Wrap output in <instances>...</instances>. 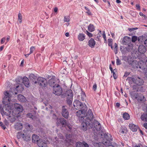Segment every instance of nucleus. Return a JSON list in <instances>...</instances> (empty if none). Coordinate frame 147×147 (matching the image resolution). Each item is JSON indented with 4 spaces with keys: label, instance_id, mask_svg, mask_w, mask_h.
<instances>
[{
    "label": "nucleus",
    "instance_id": "nucleus-64",
    "mask_svg": "<svg viewBox=\"0 0 147 147\" xmlns=\"http://www.w3.org/2000/svg\"><path fill=\"white\" fill-rule=\"evenodd\" d=\"M144 44L147 47V39L145 40L144 42Z\"/></svg>",
    "mask_w": 147,
    "mask_h": 147
},
{
    "label": "nucleus",
    "instance_id": "nucleus-35",
    "mask_svg": "<svg viewBox=\"0 0 147 147\" xmlns=\"http://www.w3.org/2000/svg\"><path fill=\"white\" fill-rule=\"evenodd\" d=\"M27 116L28 117L32 119H34L35 118V116L31 113H28L27 114Z\"/></svg>",
    "mask_w": 147,
    "mask_h": 147
},
{
    "label": "nucleus",
    "instance_id": "nucleus-61",
    "mask_svg": "<svg viewBox=\"0 0 147 147\" xmlns=\"http://www.w3.org/2000/svg\"><path fill=\"white\" fill-rule=\"evenodd\" d=\"M86 13H87L89 15H90L91 14V13L90 12V10H88V11L86 12Z\"/></svg>",
    "mask_w": 147,
    "mask_h": 147
},
{
    "label": "nucleus",
    "instance_id": "nucleus-22",
    "mask_svg": "<svg viewBox=\"0 0 147 147\" xmlns=\"http://www.w3.org/2000/svg\"><path fill=\"white\" fill-rule=\"evenodd\" d=\"M144 97L142 95H138V94H136L135 96V98L138 101H145L144 100Z\"/></svg>",
    "mask_w": 147,
    "mask_h": 147
},
{
    "label": "nucleus",
    "instance_id": "nucleus-31",
    "mask_svg": "<svg viewBox=\"0 0 147 147\" xmlns=\"http://www.w3.org/2000/svg\"><path fill=\"white\" fill-rule=\"evenodd\" d=\"M84 141L82 142H78L76 144V147H84Z\"/></svg>",
    "mask_w": 147,
    "mask_h": 147
},
{
    "label": "nucleus",
    "instance_id": "nucleus-26",
    "mask_svg": "<svg viewBox=\"0 0 147 147\" xmlns=\"http://www.w3.org/2000/svg\"><path fill=\"white\" fill-rule=\"evenodd\" d=\"M11 113V110L10 109H8L7 108L5 109L3 112L2 115H5L7 116H9Z\"/></svg>",
    "mask_w": 147,
    "mask_h": 147
},
{
    "label": "nucleus",
    "instance_id": "nucleus-63",
    "mask_svg": "<svg viewBox=\"0 0 147 147\" xmlns=\"http://www.w3.org/2000/svg\"><path fill=\"white\" fill-rule=\"evenodd\" d=\"M129 74V73H125L124 75V77H126Z\"/></svg>",
    "mask_w": 147,
    "mask_h": 147
},
{
    "label": "nucleus",
    "instance_id": "nucleus-1",
    "mask_svg": "<svg viewBox=\"0 0 147 147\" xmlns=\"http://www.w3.org/2000/svg\"><path fill=\"white\" fill-rule=\"evenodd\" d=\"M73 105L76 109H87V107L85 104H83L78 100H75L73 102Z\"/></svg>",
    "mask_w": 147,
    "mask_h": 147
},
{
    "label": "nucleus",
    "instance_id": "nucleus-40",
    "mask_svg": "<svg viewBox=\"0 0 147 147\" xmlns=\"http://www.w3.org/2000/svg\"><path fill=\"white\" fill-rule=\"evenodd\" d=\"M113 40L111 38H109L108 39V44L109 46H111L112 45Z\"/></svg>",
    "mask_w": 147,
    "mask_h": 147
},
{
    "label": "nucleus",
    "instance_id": "nucleus-29",
    "mask_svg": "<svg viewBox=\"0 0 147 147\" xmlns=\"http://www.w3.org/2000/svg\"><path fill=\"white\" fill-rule=\"evenodd\" d=\"M78 38L80 41H82L85 38V36L83 34L80 33L78 36Z\"/></svg>",
    "mask_w": 147,
    "mask_h": 147
},
{
    "label": "nucleus",
    "instance_id": "nucleus-8",
    "mask_svg": "<svg viewBox=\"0 0 147 147\" xmlns=\"http://www.w3.org/2000/svg\"><path fill=\"white\" fill-rule=\"evenodd\" d=\"M56 124L57 126L61 125L62 127H65L67 124V122L64 119L61 118L57 119Z\"/></svg>",
    "mask_w": 147,
    "mask_h": 147
},
{
    "label": "nucleus",
    "instance_id": "nucleus-20",
    "mask_svg": "<svg viewBox=\"0 0 147 147\" xmlns=\"http://www.w3.org/2000/svg\"><path fill=\"white\" fill-rule=\"evenodd\" d=\"M37 78V76L32 74H30L29 76L30 79L31 80L33 81V82H34L35 84L37 83V81L35 80Z\"/></svg>",
    "mask_w": 147,
    "mask_h": 147
},
{
    "label": "nucleus",
    "instance_id": "nucleus-17",
    "mask_svg": "<svg viewBox=\"0 0 147 147\" xmlns=\"http://www.w3.org/2000/svg\"><path fill=\"white\" fill-rule=\"evenodd\" d=\"M104 136L105 139L107 140V142L113 140V138L111 135L108 133H105L104 135Z\"/></svg>",
    "mask_w": 147,
    "mask_h": 147
},
{
    "label": "nucleus",
    "instance_id": "nucleus-51",
    "mask_svg": "<svg viewBox=\"0 0 147 147\" xmlns=\"http://www.w3.org/2000/svg\"><path fill=\"white\" fill-rule=\"evenodd\" d=\"M86 34L90 37H92V34L90 33L87 30H86Z\"/></svg>",
    "mask_w": 147,
    "mask_h": 147
},
{
    "label": "nucleus",
    "instance_id": "nucleus-58",
    "mask_svg": "<svg viewBox=\"0 0 147 147\" xmlns=\"http://www.w3.org/2000/svg\"><path fill=\"white\" fill-rule=\"evenodd\" d=\"M136 7L137 9L138 10H140V7L139 4H137L136 5Z\"/></svg>",
    "mask_w": 147,
    "mask_h": 147
},
{
    "label": "nucleus",
    "instance_id": "nucleus-47",
    "mask_svg": "<svg viewBox=\"0 0 147 147\" xmlns=\"http://www.w3.org/2000/svg\"><path fill=\"white\" fill-rule=\"evenodd\" d=\"M137 39V37L136 36H133L132 38V41L135 42Z\"/></svg>",
    "mask_w": 147,
    "mask_h": 147
},
{
    "label": "nucleus",
    "instance_id": "nucleus-42",
    "mask_svg": "<svg viewBox=\"0 0 147 147\" xmlns=\"http://www.w3.org/2000/svg\"><path fill=\"white\" fill-rule=\"evenodd\" d=\"M66 126L69 129L68 130L69 131H70L72 128V125H70L69 123H67V124L66 125Z\"/></svg>",
    "mask_w": 147,
    "mask_h": 147
},
{
    "label": "nucleus",
    "instance_id": "nucleus-9",
    "mask_svg": "<svg viewBox=\"0 0 147 147\" xmlns=\"http://www.w3.org/2000/svg\"><path fill=\"white\" fill-rule=\"evenodd\" d=\"M86 117H87L86 119V121H88V120L90 121L93 118V113L90 109L88 110L86 114Z\"/></svg>",
    "mask_w": 147,
    "mask_h": 147
},
{
    "label": "nucleus",
    "instance_id": "nucleus-7",
    "mask_svg": "<svg viewBox=\"0 0 147 147\" xmlns=\"http://www.w3.org/2000/svg\"><path fill=\"white\" fill-rule=\"evenodd\" d=\"M53 93L56 95H60L62 93V90L60 86L58 84L53 88Z\"/></svg>",
    "mask_w": 147,
    "mask_h": 147
},
{
    "label": "nucleus",
    "instance_id": "nucleus-36",
    "mask_svg": "<svg viewBox=\"0 0 147 147\" xmlns=\"http://www.w3.org/2000/svg\"><path fill=\"white\" fill-rule=\"evenodd\" d=\"M22 136L23 139L25 141H27L28 140V138H29V137L27 135H26V134L25 135L24 134H22Z\"/></svg>",
    "mask_w": 147,
    "mask_h": 147
},
{
    "label": "nucleus",
    "instance_id": "nucleus-23",
    "mask_svg": "<svg viewBox=\"0 0 147 147\" xmlns=\"http://www.w3.org/2000/svg\"><path fill=\"white\" fill-rule=\"evenodd\" d=\"M95 44V41L93 38H91L88 42V45L91 48H93L94 47Z\"/></svg>",
    "mask_w": 147,
    "mask_h": 147
},
{
    "label": "nucleus",
    "instance_id": "nucleus-48",
    "mask_svg": "<svg viewBox=\"0 0 147 147\" xmlns=\"http://www.w3.org/2000/svg\"><path fill=\"white\" fill-rule=\"evenodd\" d=\"M34 49V47H32L30 48V53L28 54V55H29L31 54L32 53Z\"/></svg>",
    "mask_w": 147,
    "mask_h": 147
},
{
    "label": "nucleus",
    "instance_id": "nucleus-24",
    "mask_svg": "<svg viewBox=\"0 0 147 147\" xmlns=\"http://www.w3.org/2000/svg\"><path fill=\"white\" fill-rule=\"evenodd\" d=\"M15 127L16 129L19 130L22 129L23 127V125L21 123H17L15 125Z\"/></svg>",
    "mask_w": 147,
    "mask_h": 147
},
{
    "label": "nucleus",
    "instance_id": "nucleus-59",
    "mask_svg": "<svg viewBox=\"0 0 147 147\" xmlns=\"http://www.w3.org/2000/svg\"><path fill=\"white\" fill-rule=\"evenodd\" d=\"M43 103L45 105V106H47L48 104V101H46L45 102L43 100Z\"/></svg>",
    "mask_w": 147,
    "mask_h": 147
},
{
    "label": "nucleus",
    "instance_id": "nucleus-2",
    "mask_svg": "<svg viewBox=\"0 0 147 147\" xmlns=\"http://www.w3.org/2000/svg\"><path fill=\"white\" fill-rule=\"evenodd\" d=\"M147 61V59L144 60V61H141L139 62H138L137 61L135 60L133 61L130 63V64L131 65V66L134 69H138V68L141 69L142 67L140 65V64H141L142 63H143V65L146 64V63Z\"/></svg>",
    "mask_w": 147,
    "mask_h": 147
},
{
    "label": "nucleus",
    "instance_id": "nucleus-52",
    "mask_svg": "<svg viewBox=\"0 0 147 147\" xmlns=\"http://www.w3.org/2000/svg\"><path fill=\"white\" fill-rule=\"evenodd\" d=\"M5 37H3L1 40V44H3L5 42Z\"/></svg>",
    "mask_w": 147,
    "mask_h": 147
},
{
    "label": "nucleus",
    "instance_id": "nucleus-21",
    "mask_svg": "<svg viewBox=\"0 0 147 147\" xmlns=\"http://www.w3.org/2000/svg\"><path fill=\"white\" fill-rule=\"evenodd\" d=\"M129 127L130 129L134 132L136 131L138 128V126L133 123L130 124Z\"/></svg>",
    "mask_w": 147,
    "mask_h": 147
},
{
    "label": "nucleus",
    "instance_id": "nucleus-43",
    "mask_svg": "<svg viewBox=\"0 0 147 147\" xmlns=\"http://www.w3.org/2000/svg\"><path fill=\"white\" fill-rule=\"evenodd\" d=\"M40 140H41L40 142V143H39V144H38V145L39 147H43L45 143L42 141V140L41 139Z\"/></svg>",
    "mask_w": 147,
    "mask_h": 147
},
{
    "label": "nucleus",
    "instance_id": "nucleus-37",
    "mask_svg": "<svg viewBox=\"0 0 147 147\" xmlns=\"http://www.w3.org/2000/svg\"><path fill=\"white\" fill-rule=\"evenodd\" d=\"M133 47L132 45H129L126 48L127 50L128 51H130L132 49Z\"/></svg>",
    "mask_w": 147,
    "mask_h": 147
},
{
    "label": "nucleus",
    "instance_id": "nucleus-57",
    "mask_svg": "<svg viewBox=\"0 0 147 147\" xmlns=\"http://www.w3.org/2000/svg\"><path fill=\"white\" fill-rule=\"evenodd\" d=\"M84 147H89L88 145L84 141Z\"/></svg>",
    "mask_w": 147,
    "mask_h": 147
},
{
    "label": "nucleus",
    "instance_id": "nucleus-55",
    "mask_svg": "<svg viewBox=\"0 0 147 147\" xmlns=\"http://www.w3.org/2000/svg\"><path fill=\"white\" fill-rule=\"evenodd\" d=\"M4 122L5 123V124L6 125H8L9 124V123L8 121H7V120L6 119H5L4 120Z\"/></svg>",
    "mask_w": 147,
    "mask_h": 147
},
{
    "label": "nucleus",
    "instance_id": "nucleus-11",
    "mask_svg": "<svg viewBox=\"0 0 147 147\" xmlns=\"http://www.w3.org/2000/svg\"><path fill=\"white\" fill-rule=\"evenodd\" d=\"M61 113L62 116L65 119L68 118L69 113L67 109L64 106L62 107Z\"/></svg>",
    "mask_w": 147,
    "mask_h": 147
},
{
    "label": "nucleus",
    "instance_id": "nucleus-49",
    "mask_svg": "<svg viewBox=\"0 0 147 147\" xmlns=\"http://www.w3.org/2000/svg\"><path fill=\"white\" fill-rule=\"evenodd\" d=\"M118 59L116 60V64L117 65H119L121 64V61L117 58Z\"/></svg>",
    "mask_w": 147,
    "mask_h": 147
},
{
    "label": "nucleus",
    "instance_id": "nucleus-10",
    "mask_svg": "<svg viewBox=\"0 0 147 147\" xmlns=\"http://www.w3.org/2000/svg\"><path fill=\"white\" fill-rule=\"evenodd\" d=\"M132 81L136 84L139 86L142 85L144 83L143 80L139 77H135L133 78Z\"/></svg>",
    "mask_w": 147,
    "mask_h": 147
},
{
    "label": "nucleus",
    "instance_id": "nucleus-4",
    "mask_svg": "<svg viewBox=\"0 0 147 147\" xmlns=\"http://www.w3.org/2000/svg\"><path fill=\"white\" fill-rule=\"evenodd\" d=\"M16 81L18 83H19V82H22L25 86L27 87L30 86L29 79L26 77H24L23 78L19 77L18 78L16 79Z\"/></svg>",
    "mask_w": 147,
    "mask_h": 147
},
{
    "label": "nucleus",
    "instance_id": "nucleus-25",
    "mask_svg": "<svg viewBox=\"0 0 147 147\" xmlns=\"http://www.w3.org/2000/svg\"><path fill=\"white\" fill-rule=\"evenodd\" d=\"M18 99L21 102H25L26 101V98L25 97L21 94H19L18 96Z\"/></svg>",
    "mask_w": 147,
    "mask_h": 147
},
{
    "label": "nucleus",
    "instance_id": "nucleus-56",
    "mask_svg": "<svg viewBox=\"0 0 147 147\" xmlns=\"http://www.w3.org/2000/svg\"><path fill=\"white\" fill-rule=\"evenodd\" d=\"M3 111H4V110L3 109V108H2V107H0V112L1 115H3Z\"/></svg>",
    "mask_w": 147,
    "mask_h": 147
},
{
    "label": "nucleus",
    "instance_id": "nucleus-39",
    "mask_svg": "<svg viewBox=\"0 0 147 147\" xmlns=\"http://www.w3.org/2000/svg\"><path fill=\"white\" fill-rule=\"evenodd\" d=\"M22 14L21 13H19L18 15V20L19 21L20 23H21L22 21Z\"/></svg>",
    "mask_w": 147,
    "mask_h": 147
},
{
    "label": "nucleus",
    "instance_id": "nucleus-60",
    "mask_svg": "<svg viewBox=\"0 0 147 147\" xmlns=\"http://www.w3.org/2000/svg\"><path fill=\"white\" fill-rule=\"evenodd\" d=\"M10 39V37L9 36H8L6 38V42L5 43V44H6L9 40Z\"/></svg>",
    "mask_w": 147,
    "mask_h": 147
},
{
    "label": "nucleus",
    "instance_id": "nucleus-32",
    "mask_svg": "<svg viewBox=\"0 0 147 147\" xmlns=\"http://www.w3.org/2000/svg\"><path fill=\"white\" fill-rule=\"evenodd\" d=\"M123 117L125 120H128L129 119L130 116L127 113H125L123 114Z\"/></svg>",
    "mask_w": 147,
    "mask_h": 147
},
{
    "label": "nucleus",
    "instance_id": "nucleus-28",
    "mask_svg": "<svg viewBox=\"0 0 147 147\" xmlns=\"http://www.w3.org/2000/svg\"><path fill=\"white\" fill-rule=\"evenodd\" d=\"M55 83V80L54 79H50L48 82L49 85L53 87V88L55 86H54Z\"/></svg>",
    "mask_w": 147,
    "mask_h": 147
},
{
    "label": "nucleus",
    "instance_id": "nucleus-44",
    "mask_svg": "<svg viewBox=\"0 0 147 147\" xmlns=\"http://www.w3.org/2000/svg\"><path fill=\"white\" fill-rule=\"evenodd\" d=\"M98 30V31L99 33L98 34L97 38L99 40L100 38V37L102 36L101 32L99 30Z\"/></svg>",
    "mask_w": 147,
    "mask_h": 147
},
{
    "label": "nucleus",
    "instance_id": "nucleus-38",
    "mask_svg": "<svg viewBox=\"0 0 147 147\" xmlns=\"http://www.w3.org/2000/svg\"><path fill=\"white\" fill-rule=\"evenodd\" d=\"M72 136L73 135L71 134H67L66 135V137L67 139L69 140H71Z\"/></svg>",
    "mask_w": 147,
    "mask_h": 147
},
{
    "label": "nucleus",
    "instance_id": "nucleus-15",
    "mask_svg": "<svg viewBox=\"0 0 147 147\" xmlns=\"http://www.w3.org/2000/svg\"><path fill=\"white\" fill-rule=\"evenodd\" d=\"M131 39L128 36H125L123 38L122 40V42L124 45H126L129 44L130 42Z\"/></svg>",
    "mask_w": 147,
    "mask_h": 147
},
{
    "label": "nucleus",
    "instance_id": "nucleus-18",
    "mask_svg": "<svg viewBox=\"0 0 147 147\" xmlns=\"http://www.w3.org/2000/svg\"><path fill=\"white\" fill-rule=\"evenodd\" d=\"M41 140L39 139L38 136L35 134H33L32 136V141L33 142H37V144H39Z\"/></svg>",
    "mask_w": 147,
    "mask_h": 147
},
{
    "label": "nucleus",
    "instance_id": "nucleus-33",
    "mask_svg": "<svg viewBox=\"0 0 147 147\" xmlns=\"http://www.w3.org/2000/svg\"><path fill=\"white\" fill-rule=\"evenodd\" d=\"M11 100L10 97L8 98L4 97L3 98V102H10Z\"/></svg>",
    "mask_w": 147,
    "mask_h": 147
},
{
    "label": "nucleus",
    "instance_id": "nucleus-13",
    "mask_svg": "<svg viewBox=\"0 0 147 147\" xmlns=\"http://www.w3.org/2000/svg\"><path fill=\"white\" fill-rule=\"evenodd\" d=\"M94 126L95 129L97 131H100L101 129V125L100 123L96 120L94 121Z\"/></svg>",
    "mask_w": 147,
    "mask_h": 147
},
{
    "label": "nucleus",
    "instance_id": "nucleus-41",
    "mask_svg": "<svg viewBox=\"0 0 147 147\" xmlns=\"http://www.w3.org/2000/svg\"><path fill=\"white\" fill-rule=\"evenodd\" d=\"M69 16H65L64 21L65 22H68L69 21Z\"/></svg>",
    "mask_w": 147,
    "mask_h": 147
},
{
    "label": "nucleus",
    "instance_id": "nucleus-53",
    "mask_svg": "<svg viewBox=\"0 0 147 147\" xmlns=\"http://www.w3.org/2000/svg\"><path fill=\"white\" fill-rule=\"evenodd\" d=\"M97 88V85L96 83H94L93 86V89L94 91H95L96 90Z\"/></svg>",
    "mask_w": 147,
    "mask_h": 147
},
{
    "label": "nucleus",
    "instance_id": "nucleus-50",
    "mask_svg": "<svg viewBox=\"0 0 147 147\" xmlns=\"http://www.w3.org/2000/svg\"><path fill=\"white\" fill-rule=\"evenodd\" d=\"M22 134H21V132H18L17 135V138L18 139L20 138L21 136H22Z\"/></svg>",
    "mask_w": 147,
    "mask_h": 147
},
{
    "label": "nucleus",
    "instance_id": "nucleus-27",
    "mask_svg": "<svg viewBox=\"0 0 147 147\" xmlns=\"http://www.w3.org/2000/svg\"><path fill=\"white\" fill-rule=\"evenodd\" d=\"M95 27L92 24H90L88 27V30L90 32H92L95 30Z\"/></svg>",
    "mask_w": 147,
    "mask_h": 147
},
{
    "label": "nucleus",
    "instance_id": "nucleus-54",
    "mask_svg": "<svg viewBox=\"0 0 147 147\" xmlns=\"http://www.w3.org/2000/svg\"><path fill=\"white\" fill-rule=\"evenodd\" d=\"M138 28H129V31L131 32L133 31H134L138 29Z\"/></svg>",
    "mask_w": 147,
    "mask_h": 147
},
{
    "label": "nucleus",
    "instance_id": "nucleus-5",
    "mask_svg": "<svg viewBox=\"0 0 147 147\" xmlns=\"http://www.w3.org/2000/svg\"><path fill=\"white\" fill-rule=\"evenodd\" d=\"M87 110V109L85 110L80 109L76 112V115L80 118L79 119L80 121H84V117H86V113Z\"/></svg>",
    "mask_w": 147,
    "mask_h": 147
},
{
    "label": "nucleus",
    "instance_id": "nucleus-46",
    "mask_svg": "<svg viewBox=\"0 0 147 147\" xmlns=\"http://www.w3.org/2000/svg\"><path fill=\"white\" fill-rule=\"evenodd\" d=\"M0 126L4 130L6 128V127L2 122H0Z\"/></svg>",
    "mask_w": 147,
    "mask_h": 147
},
{
    "label": "nucleus",
    "instance_id": "nucleus-45",
    "mask_svg": "<svg viewBox=\"0 0 147 147\" xmlns=\"http://www.w3.org/2000/svg\"><path fill=\"white\" fill-rule=\"evenodd\" d=\"M4 94L5 95V96L4 97L8 98L9 97H10V94H9V93H8L7 91H6L4 92Z\"/></svg>",
    "mask_w": 147,
    "mask_h": 147
},
{
    "label": "nucleus",
    "instance_id": "nucleus-3",
    "mask_svg": "<svg viewBox=\"0 0 147 147\" xmlns=\"http://www.w3.org/2000/svg\"><path fill=\"white\" fill-rule=\"evenodd\" d=\"M66 96L67 98V102L69 105H70L72 104L73 101V94L71 90H68L66 91Z\"/></svg>",
    "mask_w": 147,
    "mask_h": 147
},
{
    "label": "nucleus",
    "instance_id": "nucleus-34",
    "mask_svg": "<svg viewBox=\"0 0 147 147\" xmlns=\"http://www.w3.org/2000/svg\"><path fill=\"white\" fill-rule=\"evenodd\" d=\"M24 125L25 128L28 130H29L30 129V125L28 123H25Z\"/></svg>",
    "mask_w": 147,
    "mask_h": 147
},
{
    "label": "nucleus",
    "instance_id": "nucleus-19",
    "mask_svg": "<svg viewBox=\"0 0 147 147\" xmlns=\"http://www.w3.org/2000/svg\"><path fill=\"white\" fill-rule=\"evenodd\" d=\"M126 131V128L125 127L121 126L119 129L118 133L120 135H123L125 132Z\"/></svg>",
    "mask_w": 147,
    "mask_h": 147
},
{
    "label": "nucleus",
    "instance_id": "nucleus-30",
    "mask_svg": "<svg viewBox=\"0 0 147 147\" xmlns=\"http://www.w3.org/2000/svg\"><path fill=\"white\" fill-rule=\"evenodd\" d=\"M141 119L144 121H147V115L146 114L144 113L140 117Z\"/></svg>",
    "mask_w": 147,
    "mask_h": 147
},
{
    "label": "nucleus",
    "instance_id": "nucleus-6",
    "mask_svg": "<svg viewBox=\"0 0 147 147\" xmlns=\"http://www.w3.org/2000/svg\"><path fill=\"white\" fill-rule=\"evenodd\" d=\"M37 83L42 87H45L47 85V80L42 77H39L37 79Z\"/></svg>",
    "mask_w": 147,
    "mask_h": 147
},
{
    "label": "nucleus",
    "instance_id": "nucleus-16",
    "mask_svg": "<svg viewBox=\"0 0 147 147\" xmlns=\"http://www.w3.org/2000/svg\"><path fill=\"white\" fill-rule=\"evenodd\" d=\"M146 50L145 47L143 45H140L138 48V51L141 53H144Z\"/></svg>",
    "mask_w": 147,
    "mask_h": 147
},
{
    "label": "nucleus",
    "instance_id": "nucleus-14",
    "mask_svg": "<svg viewBox=\"0 0 147 147\" xmlns=\"http://www.w3.org/2000/svg\"><path fill=\"white\" fill-rule=\"evenodd\" d=\"M14 107L16 110L19 112H22L23 110V108L22 106L18 103L14 104Z\"/></svg>",
    "mask_w": 147,
    "mask_h": 147
},
{
    "label": "nucleus",
    "instance_id": "nucleus-12",
    "mask_svg": "<svg viewBox=\"0 0 147 147\" xmlns=\"http://www.w3.org/2000/svg\"><path fill=\"white\" fill-rule=\"evenodd\" d=\"M80 121L82 123L81 126L82 129L84 131H86L87 129V125L88 124H90V123H89L90 121H89L88 120V122H87V121H86V122H84V120L83 121Z\"/></svg>",
    "mask_w": 147,
    "mask_h": 147
},
{
    "label": "nucleus",
    "instance_id": "nucleus-62",
    "mask_svg": "<svg viewBox=\"0 0 147 147\" xmlns=\"http://www.w3.org/2000/svg\"><path fill=\"white\" fill-rule=\"evenodd\" d=\"M144 127L146 129H147V123H145L144 124Z\"/></svg>",
    "mask_w": 147,
    "mask_h": 147
}]
</instances>
